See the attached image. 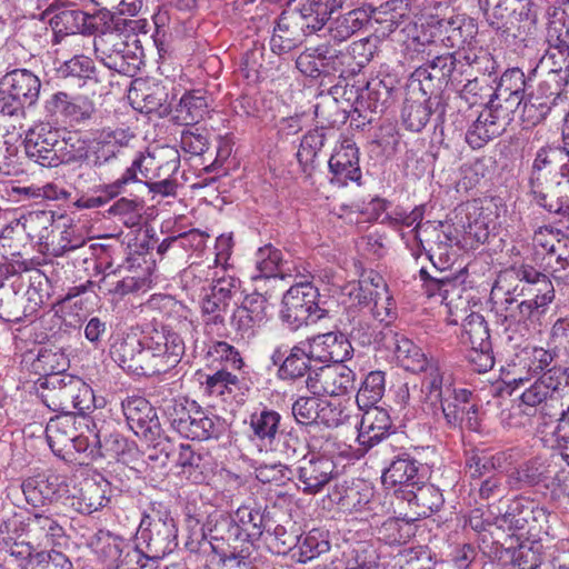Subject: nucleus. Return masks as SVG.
Listing matches in <instances>:
<instances>
[{
	"mask_svg": "<svg viewBox=\"0 0 569 569\" xmlns=\"http://www.w3.org/2000/svg\"><path fill=\"white\" fill-rule=\"evenodd\" d=\"M67 33H96L93 48L97 59L108 69L133 77L142 63V50L132 48L122 32L134 30L137 20L103 12L89 16L81 10H67L57 16Z\"/></svg>",
	"mask_w": 569,
	"mask_h": 569,
	"instance_id": "1",
	"label": "nucleus"
},
{
	"mask_svg": "<svg viewBox=\"0 0 569 569\" xmlns=\"http://www.w3.org/2000/svg\"><path fill=\"white\" fill-rule=\"evenodd\" d=\"M492 311L506 332L528 337L537 331L555 299L538 296H515L500 281L491 289Z\"/></svg>",
	"mask_w": 569,
	"mask_h": 569,
	"instance_id": "2",
	"label": "nucleus"
},
{
	"mask_svg": "<svg viewBox=\"0 0 569 569\" xmlns=\"http://www.w3.org/2000/svg\"><path fill=\"white\" fill-rule=\"evenodd\" d=\"M137 540L147 560L163 559L178 547V528L163 503L152 501L143 510Z\"/></svg>",
	"mask_w": 569,
	"mask_h": 569,
	"instance_id": "3",
	"label": "nucleus"
},
{
	"mask_svg": "<svg viewBox=\"0 0 569 569\" xmlns=\"http://www.w3.org/2000/svg\"><path fill=\"white\" fill-rule=\"evenodd\" d=\"M134 139L136 134L129 128L106 127L89 141H72L71 163L81 162L94 170L101 169L114 161Z\"/></svg>",
	"mask_w": 569,
	"mask_h": 569,
	"instance_id": "4",
	"label": "nucleus"
},
{
	"mask_svg": "<svg viewBox=\"0 0 569 569\" xmlns=\"http://www.w3.org/2000/svg\"><path fill=\"white\" fill-rule=\"evenodd\" d=\"M147 376H157L174 368L184 353V341L167 326H147L142 332Z\"/></svg>",
	"mask_w": 569,
	"mask_h": 569,
	"instance_id": "5",
	"label": "nucleus"
},
{
	"mask_svg": "<svg viewBox=\"0 0 569 569\" xmlns=\"http://www.w3.org/2000/svg\"><path fill=\"white\" fill-rule=\"evenodd\" d=\"M164 413L171 427L183 438L202 441L220 433V420L196 401L174 399L167 405Z\"/></svg>",
	"mask_w": 569,
	"mask_h": 569,
	"instance_id": "6",
	"label": "nucleus"
},
{
	"mask_svg": "<svg viewBox=\"0 0 569 569\" xmlns=\"http://www.w3.org/2000/svg\"><path fill=\"white\" fill-rule=\"evenodd\" d=\"M41 81L28 69H14L0 79V116L24 118L40 96Z\"/></svg>",
	"mask_w": 569,
	"mask_h": 569,
	"instance_id": "7",
	"label": "nucleus"
},
{
	"mask_svg": "<svg viewBox=\"0 0 569 569\" xmlns=\"http://www.w3.org/2000/svg\"><path fill=\"white\" fill-rule=\"evenodd\" d=\"M239 289L238 278L222 279L199 299L203 330L207 336L221 338L227 335L226 316Z\"/></svg>",
	"mask_w": 569,
	"mask_h": 569,
	"instance_id": "8",
	"label": "nucleus"
},
{
	"mask_svg": "<svg viewBox=\"0 0 569 569\" xmlns=\"http://www.w3.org/2000/svg\"><path fill=\"white\" fill-rule=\"evenodd\" d=\"M318 289L310 282L291 286L282 298L281 320L293 330L317 322L325 316V310L318 305Z\"/></svg>",
	"mask_w": 569,
	"mask_h": 569,
	"instance_id": "9",
	"label": "nucleus"
},
{
	"mask_svg": "<svg viewBox=\"0 0 569 569\" xmlns=\"http://www.w3.org/2000/svg\"><path fill=\"white\" fill-rule=\"evenodd\" d=\"M72 138L59 141L56 132L44 126H37L27 131L24 151L33 162L44 168H56L62 163L71 164Z\"/></svg>",
	"mask_w": 569,
	"mask_h": 569,
	"instance_id": "10",
	"label": "nucleus"
},
{
	"mask_svg": "<svg viewBox=\"0 0 569 569\" xmlns=\"http://www.w3.org/2000/svg\"><path fill=\"white\" fill-rule=\"evenodd\" d=\"M91 546L106 569H139L146 566L138 545L110 531L99 530Z\"/></svg>",
	"mask_w": 569,
	"mask_h": 569,
	"instance_id": "11",
	"label": "nucleus"
},
{
	"mask_svg": "<svg viewBox=\"0 0 569 569\" xmlns=\"http://www.w3.org/2000/svg\"><path fill=\"white\" fill-rule=\"evenodd\" d=\"M563 154L565 148H542L537 152L529 178V188L530 194L538 206L549 200L550 193L557 190L556 187L569 182L566 179H557V172L552 174L555 164Z\"/></svg>",
	"mask_w": 569,
	"mask_h": 569,
	"instance_id": "12",
	"label": "nucleus"
},
{
	"mask_svg": "<svg viewBox=\"0 0 569 569\" xmlns=\"http://www.w3.org/2000/svg\"><path fill=\"white\" fill-rule=\"evenodd\" d=\"M355 382L356 372L341 362L321 367L309 373L306 387L313 396L339 397L353 390Z\"/></svg>",
	"mask_w": 569,
	"mask_h": 569,
	"instance_id": "13",
	"label": "nucleus"
},
{
	"mask_svg": "<svg viewBox=\"0 0 569 569\" xmlns=\"http://www.w3.org/2000/svg\"><path fill=\"white\" fill-rule=\"evenodd\" d=\"M126 421L132 432L148 442H153L161 435V425L156 409L143 397H127L121 402Z\"/></svg>",
	"mask_w": 569,
	"mask_h": 569,
	"instance_id": "14",
	"label": "nucleus"
},
{
	"mask_svg": "<svg viewBox=\"0 0 569 569\" xmlns=\"http://www.w3.org/2000/svg\"><path fill=\"white\" fill-rule=\"evenodd\" d=\"M336 465L327 456L316 452L305 455L293 471L299 480V488L305 493H317L333 478Z\"/></svg>",
	"mask_w": 569,
	"mask_h": 569,
	"instance_id": "15",
	"label": "nucleus"
},
{
	"mask_svg": "<svg viewBox=\"0 0 569 569\" xmlns=\"http://www.w3.org/2000/svg\"><path fill=\"white\" fill-rule=\"evenodd\" d=\"M47 117L54 122H82L94 113L93 102L84 96H70L63 91L52 93L44 101Z\"/></svg>",
	"mask_w": 569,
	"mask_h": 569,
	"instance_id": "16",
	"label": "nucleus"
},
{
	"mask_svg": "<svg viewBox=\"0 0 569 569\" xmlns=\"http://www.w3.org/2000/svg\"><path fill=\"white\" fill-rule=\"evenodd\" d=\"M316 32L297 10L283 11L273 28L270 48L277 54L287 53Z\"/></svg>",
	"mask_w": 569,
	"mask_h": 569,
	"instance_id": "17",
	"label": "nucleus"
},
{
	"mask_svg": "<svg viewBox=\"0 0 569 569\" xmlns=\"http://www.w3.org/2000/svg\"><path fill=\"white\" fill-rule=\"evenodd\" d=\"M380 335L381 339L379 342L385 348L393 351L397 362L407 371L421 373L435 360L433 358H428L413 341L403 335L395 332L391 328H385Z\"/></svg>",
	"mask_w": 569,
	"mask_h": 569,
	"instance_id": "18",
	"label": "nucleus"
},
{
	"mask_svg": "<svg viewBox=\"0 0 569 569\" xmlns=\"http://www.w3.org/2000/svg\"><path fill=\"white\" fill-rule=\"evenodd\" d=\"M559 455L560 452L552 453L550 460L536 458L525 462L508 476L510 486L521 489L550 479L561 485L566 480V471H557L559 462L563 461L561 458H556Z\"/></svg>",
	"mask_w": 569,
	"mask_h": 569,
	"instance_id": "19",
	"label": "nucleus"
},
{
	"mask_svg": "<svg viewBox=\"0 0 569 569\" xmlns=\"http://www.w3.org/2000/svg\"><path fill=\"white\" fill-rule=\"evenodd\" d=\"M110 357L124 371L147 376V363L142 337L118 333L110 345Z\"/></svg>",
	"mask_w": 569,
	"mask_h": 569,
	"instance_id": "20",
	"label": "nucleus"
},
{
	"mask_svg": "<svg viewBox=\"0 0 569 569\" xmlns=\"http://www.w3.org/2000/svg\"><path fill=\"white\" fill-rule=\"evenodd\" d=\"M365 413L358 425L357 442L362 453L368 452L395 432V427L387 410L382 408L363 409Z\"/></svg>",
	"mask_w": 569,
	"mask_h": 569,
	"instance_id": "21",
	"label": "nucleus"
},
{
	"mask_svg": "<svg viewBox=\"0 0 569 569\" xmlns=\"http://www.w3.org/2000/svg\"><path fill=\"white\" fill-rule=\"evenodd\" d=\"M329 171L332 174L330 181L339 187L360 181L359 149L351 139H342L336 146L329 159Z\"/></svg>",
	"mask_w": 569,
	"mask_h": 569,
	"instance_id": "22",
	"label": "nucleus"
},
{
	"mask_svg": "<svg viewBox=\"0 0 569 569\" xmlns=\"http://www.w3.org/2000/svg\"><path fill=\"white\" fill-rule=\"evenodd\" d=\"M535 71L545 76L539 90H550L553 101L566 99L562 87L569 81V53L546 51Z\"/></svg>",
	"mask_w": 569,
	"mask_h": 569,
	"instance_id": "23",
	"label": "nucleus"
},
{
	"mask_svg": "<svg viewBox=\"0 0 569 569\" xmlns=\"http://www.w3.org/2000/svg\"><path fill=\"white\" fill-rule=\"evenodd\" d=\"M308 351L316 362L341 363L350 359L353 348L348 338L340 332H327L305 340Z\"/></svg>",
	"mask_w": 569,
	"mask_h": 569,
	"instance_id": "24",
	"label": "nucleus"
},
{
	"mask_svg": "<svg viewBox=\"0 0 569 569\" xmlns=\"http://www.w3.org/2000/svg\"><path fill=\"white\" fill-rule=\"evenodd\" d=\"M56 357L57 355L50 351L39 353L36 368L42 369L46 375L41 387L48 391L40 393L42 403L51 411L63 413L68 412V402L67 398H62L63 373L53 372L54 366L51 362Z\"/></svg>",
	"mask_w": 569,
	"mask_h": 569,
	"instance_id": "25",
	"label": "nucleus"
},
{
	"mask_svg": "<svg viewBox=\"0 0 569 569\" xmlns=\"http://www.w3.org/2000/svg\"><path fill=\"white\" fill-rule=\"evenodd\" d=\"M537 520L531 502L523 499L510 501L505 512L495 517L493 525L506 532L510 539L520 540L530 531V525Z\"/></svg>",
	"mask_w": 569,
	"mask_h": 569,
	"instance_id": "26",
	"label": "nucleus"
},
{
	"mask_svg": "<svg viewBox=\"0 0 569 569\" xmlns=\"http://www.w3.org/2000/svg\"><path fill=\"white\" fill-rule=\"evenodd\" d=\"M234 277L224 269H218L212 264L192 263L181 273L183 289L192 299H200L207 290H211L218 281Z\"/></svg>",
	"mask_w": 569,
	"mask_h": 569,
	"instance_id": "27",
	"label": "nucleus"
},
{
	"mask_svg": "<svg viewBox=\"0 0 569 569\" xmlns=\"http://www.w3.org/2000/svg\"><path fill=\"white\" fill-rule=\"evenodd\" d=\"M428 475V468L417 459L403 453L395 459L389 468L382 473L385 486H405L413 490L420 483L425 482Z\"/></svg>",
	"mask_w": 569,
	"mask_h": 569,
	"instance_id": "28",
	"label": "nucleus"
},
{
	"mask_svg": "<svg viewBox=\"0 0 569 569\" xmlns=\"http://www.w3.org/2000/svg\"><path fill=\"white\" fill-rule=\"evenodd\" d=\"M471 396L467 389L453 388L439 401L448 426L456 428L465 421L470 428L477 426V407L470 401Z\"/></svg>",
	"mask_w": 569,
	"mask_h": 569,
	"instance_id": "29",
	"label": "nucleus"
},
{
	"mask_svg": "<svg viewBox=\"0 0 569 569\" xmlns=\"http://www.w3.org/2000/svg\"><path fill=\"white\" fill-rule=\"evenodd\" d=\"M122 269L107 272L100 279L99 289L107 295L122 298L129 293L146 291L150 288V276L144 271H133L123 274Z\"/></svg>",
	"mask_w": 569,
	"mask_h": 569,
	"instance_id": "30",
	"label": "nucleus"
},
{
	"mask_svg": "<svg viewBox=\"0 0 569 569\" xmlns=\"http://www.w3.org/2000/svg\"><path fill=\"white\" fill-rule=\"evenodd\" d=\"M442 224L428 226L425 233L432 236V240L427 239L428 248L422 243L429 260L438 273H445L450 270L456 261V251L452 248V239L442 229Z\"/></svg>",
	"mask_w": 569,
	"mask_h": 569,
	"instance_id": "31",
	"label": "nucleus"
},
{
	"mask_svg": "<svg viewBox=\"0 0 569 569\" xmlns=\"http://www.w3.org/2000/svg\"><path fill=\"white\" fill-rule=\"evenodd\" d=\"M27 536L38 548H48L59 543L64 537V529L51 515L34 509L27 519Z\"/></svg>",
	"mask_w": 569,
	"mask_h": 569,
	"instance_id": "32",
	"label": "nucleus"
},
{
	"mask_svg": "<svg viewBox=\"0 0 569 569\" xmlns=\"http://www.w3.org/2000/svg\"><path fill=\"white\" fill-rule=\"evenodd\" d=\"M455 69V59L452 54L436 57L423 67L418 68L413 77L419 81L425 94L428 92L435 96V90H440L448 84L449 78Z\"/></svg>",
	"mask_w": 569,
	"mask_h": 569,
	"instance_id": "33",
	"label": "nucleus"
},
{
	"mask_svg": "<svg viewBox=\"0 0 569 569\" xmlns=\"http://www.w3.org/2000/svg\"><path fill=\"white\" fill-rule=\"evenodd\" d=\"M156 158L150 152H137L131 161V164L126 168L122 174L109 188L111 192H126L127 188L134 183H144L146 181L153 180L159 169Z\"/></svg>",
	"mask_w": 569,
	"mask_h": 569,
	"instance_id": "34",
	"label": "nucleus"
},
{
	"mask_svg": "<svg viewBox=\"0 0 569 569\" xmlns=\"http://www.w3.org/2000/svg\"><path fill=\"white\" fill-rule=\"evenodd\" d=\"M60 485V477L50 472L26 479L21 489L26 501L38 509L58 498Z\"/></svg>",
	"mask_w": 569,
	"mask_h": 569,
	"instance_id": "35",
	"label": "nucleus"
},
{
	"mask_svg": "<svg viewBox=\"0 0 569 569\" xmlns=\"http://www.w3.org/2000/svg\"><path fill=\"white\" fill-rule=\"evenodd\" d=\"M519 280L517 284L509 288L515 296H538L550 299L556 298V291L549 277L529 264H521L516 270Z\"/></svg>",
	"mask_w": 569,
	"mask_h": 569,
	"instance_id": "36",
	"label": "nucleus"
},
{
	"mask_svg": "<svg viewBox=\"0 0 569 569\" xmlns=\"http://www.w3.org/2000/svg\"><path fill=\"white\" fill-rule=\"evenodd\" d=\"M532 246L536 259L541 260V264L546 268L553 258L566 252L569 247V238L559 229L543 226L535 231Z\"/></svg>",
	"mask_w": 569,
	"mask_h": 569,
	"instance_id": "37",
	"label": "nucleus"
},
{
	"mask_svg": "<svg viewBox=\"0 0 569 569\" xmlns=\"http://www.w3.org/2000/svg\"><path fill=\"white\" fill-rule=\"evenodd\" d=\"M376 276L380 274L370 270L365 272L358 281L348 282L341 288L342 302L347 311L357 315L355 308H370L377 291Z\"/></svg>",
	"mask_w": 569,
	"mask_h": 569,
	"instance_id": "38",
	"label": "nucleus"
},
{
	"mask_svg": "<svg viewBox=\"0 0 569 569\" xmlns=\"http://www.w3.org/2000/svg\"><path fill=\"white\" fill-rule=\"evenodd\" d=\"M403 498L408 501L415 516L411 520L431 516L439 511L445 502L441 490L433 485L425 482L420 483L413 490L405 492Z\"/></svg>",
	"mask_w": 569,
	"mask_h": 569,
	"instance_id": "39",
	"label": "nucleus"
},
{
	"mask_svg": "<svg viewBox=\"0 0 569 569\" xmlns=\"http://www.w3.org/2000/svg\"><path fill=\"white\" fill-rule=\"evenodd\" d=\"M432 113L439 119L445 114L441 97L431 96L423 102L407 101L402 108V120L407 129L419 132L428 123Z\"/></svg>",
	"mask_w": 569,
	"mask_h": 569,
	"instance_id": "40",
	"label": "nucleus"
},
{
	"mask_svg": "<svg viewBox=\"0 0 569 569\" xmlns=\"http://www.w3.org/2000/svg\"><path fill=\"white\" fill-rule=\"evenodd\" d=\"M287 262L283 261L282 252L273 247L267 244L259 248L254 256V271L251 274V280L254 282L271 279L284 278L289 268L286 267Z\"/></svg>",
	"mask_w": 569,
	"mask_h": 569,
	"instance_id": "41",
	"label": "nucleus"
},
{
	"mask_svg": "<svg viewBox=\"0 0 569 569\" xmlns=\"http://www.w3.org/2000/svg\"><path fill=\"white\" fill-rule=\"evenodd\" d=\"M519 366L526 370V376L521 373L517 378H512L509 385L522 387L530 382L532 378L548 369L553 361V353L540 347H526L518 356Z\"/></svg>",
	"mask_w": 569,
	"mask_h": 569,
	"instance_id": "42",
	"label": "nucleus"
},
{
	"mask_svg": "<svg viewBox=\"0 0 569 569\" xmlns=\"http://www.w3.org/2000/svg\"><path fill=\"white\" fill-rule=\"evenodd\" d=\"M370 12L365 8H357L336 18L329 27V36L336 42H343L369 23Z\"/></svg>",
	"mask_w": 569,
	"mask_h": 569,
	"instance_id": "43",
	"label": "nucleus"
},
{
	"mask_svg": "<svg viewBox=\"0 0 569 569\" xmlns=\"http://www.w3.org/2000/svg\"><path fill=\"white\" fill-rule=\"evenodd\" d=\"M74 416L71 412L58 413L50 418L46 427V438L54 453H60L74 435Z\"/></svg>",
	"mask_w": 569,
	"mask_h": 569,
	"instance_id": "44",
	"label": "nucleus"
},
{
	"mask_svg": "<svg viewBox=\"0 0 569 569\" xmlns=\"http://www.w3.org/2000/svg\"><path fill=\"white\" fill-rule=\"evenodd\" d=\"M62 398H67L68 405L71 403L80 413L97 408V400L92 388L80 378L63 373Z\"/></svg>",
	"mask_w": 569,
	"mask_h": 569,
	"instance_id": "45",
	"label": "nucleus"
},
{
	"mask_svg": "<svg viewBox=\"0 0 569 569\" xmlns=\"http://www.w3.org/2000/svg\"><path fill=\"white\" fill-rule=\"evenodd\" d=\"M346 0H301L297 11L312 30L319 31L329 21L331 14L340 9Z\"/></svg>",
	"mask_w": 569,
	"mask_h": 569,
	"instance_id": "46",
	"label": "nucleus"
},
{
	"mask_svg": "<svg viewBox=\"0 0 569 569\" xmlns=\"http://www.w3.org/2000/svg\"><path fill=\"white\" fill-rule=\"evenodd\" d=\"M315 361L308 351L305 340L289 349L287 361L283 367L278 369V375L282 380H297L311 373V362Z\"/></svg>",
	"mask_w": 569,
	"mask_h": 569,
	"instance_id": "47",
	"label": "nucleus"
},
{
	"mask_svg": "<svg viewBox=\"0 0 569 569\" xmlns=\"http://www.w3.org/2000/svg\"><path fill=\"white\" fill-rule=\"evenodd\" d=\"M208 100L200 91L184 93L174 109V119L181 126H192L203 119Z\"/></svg>",
	"mask_w": 569,
	"mask_h": 569,
	"instance_id": "48",
	"label": "nucleus"
},
{
	"mask_svg": "<svg viewBox=\"0 0 569 569\" xmlns=\"http://www.w3.org/2000/svg\"><path fill=\"white\" fill-rule=\"evenodd\" d=\"M423 216V206H417L410 212H407L401 208H396L391 212H387L386 214H383V217L381 218V222L395 229L402 227H413V229L410 232L413 234V238L419 242V246H422V242L425 240L421 239L420 231L425 233L426 227L432 226L430 222L421 224Z\"/></svg>",
	"mask_w": 569,
	"mask_h": 569,
	"instance_id": "49",
	"label": "nucleus"
},
{
	"mask_svg": "<svg viewBox=\"0 0 569 569\" xmlns=\"http://www.w3.org/2000/svg\"><path fill=\"white\" fill-rule=\"evenodd\" d=\"M559 380L550 371L543 372L529 387L525 388L520 396L521 402L528 407L540 406L559 392Z\"/></svg>",
	"mask_w": 569,
	"mask_h": 569,
	"instance_id": "50",
	"label": "nucleus"
},
{
	"mask_svg": "<svg viewBox=\"0 0 569 569\" xmlns=\"http://www.w3.org/2000/svg\"><path fill=\"white\" fill-rule=\"evenodd\" d=\"M385 390V372L380 370L369 372L362 381L356 396L358 408L360 410L378 408L376 405L382 399Z\"/></svg>",
	"mask_w": 569,
	"mask_h": 569,
	"instance_id": "51",
	"label": "nucleus"
},
{
	"mask_svg": "<svg viewBox=\"0 0 569 569\" xmlns=\"http://www.w3.org/2000/svg\"><path fill=\"white\" fill-rule=\"evenodd\" d=\"M421 373H425L421 392L425 395V401L431 405L438 403L453 389L450 382L445 381L443 372L436 360Z\"/></svg>",
	"mask_w": 569,
	"mask_h": 569,
	"instance_id": "52",
	"label": "nucleus"
},
{
	"mask_svg": "<svg viewBox=\"0 0 569 569\" xmlns=\"http://www.w3.org/2000/svg\"><path fill=\"white\" fill-rule=\"evenodd\" d=\"M234 517L240 523V530L246 541L258 540L264 530H271L260 509L241 506L236 510Z\"/></svg>",
	"mask_w": 569,
	"mask_h": 569,
	"instance_id": "53",
	"label": "nucleus"
},
{
	"mask_svg": "<svg viewBox=\"0 0 569 569\" xmlns=\"http://www.w3.org/2000/svg\"><path fill=\"white\" fill-rule=\"evenodd\" d=\"M520 106L521 103L516 102L515 98H496V94L492 93L482 112L488 116L491 123L502 133L512 121V116Z\"/></svg>",
	"mask_w": 569,
	"mask_h": 569,
	"instance_id": "54",
	"label": "nucleus"
},
{
	"mask_svg": "<svg viewBox=\"0 0 569 569\" xmlns=\"http://www.w3.org/2000/svg\"><path fill=\"white\" fill-rule=\"evenodd\" d=\"M281 416L273 410L263 409L250 416V429L258 440L264 446L271 445L274 440Z\"/></svg>",
	"mask_w": 569,
	"mask_h": 569,
	"instance_id": "55",
	"label": "nucleus"
},
{
	"mask_svg": "<svg viewBox=\"0 0 569 569\" xmlns=\"http://www.w3.org/2000/svg\"><path fill=\"white\" fill-rule=\"evenodd\" d=\"M108 502L106 488L100 483L89 481L84 483L80 495L74 498L72 506L80 513L90 515L103 508Z\"/></svg>",
	"mask_w": 569,
	"mask_h": 569,
	"instance_id": "56",
	"label": "nucleus"
},
{
	"mask_svg": "<svg viewBox=\"0 0 569 569\" xmlns=\"http://www.w3.org/2000/svg\"><path fill=\"white\" fill-rule=\"evenodd\" d=\"M415 536L412 520L389 518L378 528V538L387 545H403Z\"/></svg>",
	"mask_w": 569,
	"mask_h": 569,
	"instance_id": "57",
	"label": "nucleus"
},
{
	"mask_svg": "<svg viewBox=\"0 0 569 569\" xmlns=\"http://www.w3.org/2000/svg\"><path fill=\"white\" fill-rule=\"evenodd\" d=\"M460 339L466 347L491 345L488 323L483 316L470 313L463 321Z\"/></svg>",
	"mask_w": 569,
	"mask_h": 569,
	"instance_id": "58",
	"label": "nucleus"
},
{
	"mask_svg": "<svg viewBox=\"0 0 569 569\" xmlns=\"http://www.w3.org/2000/svg\"><path fill=\"white\" fill-rule=\"evenodd\" d=\"M538 96H531L527 101L523 102L522 106L521 116L531 124H536L543 120L551 111L552 107H557L560 102L563 101H553V94L550 96V90L547 88L543 90L538 89Z\"/></svg>",
	"mask_w": 569,
	"mask_h": 569,
	"instance_id": "59",
	"label": "nucleus"
},
{
	"mask_svg": "<svg viewBox=\"0 0 569 569\" xmlns=\"http://www.w3.org/2000/svg\"><path fill=\"white\" fill-rule=\"evenodd\" d=\"M375 299L369 308L371 316L380 322L389 323L396 316V303L388 291L387 283L381 276H376Z\"/></svg>",
	"mask_w": 569,
	"mask_h": 569,
	"instance_id": "60",
	"label": "nucleus"
},
{
	"mask_svg": "<svg viewBox=\"0 0 569 569\" xmlns=\"http://www.w3.org/2000/svg\"><path fill=\"white\" fill-rule=\"evenodd\" d=\"M526 89L525 73L519 68L506 70L495 90L496 98H515L516 102H523Z\"/></svg>",
	"mask_w": 569,
	"mask_h": 569,
	"instance_id": "61",
	"label": "nucleus"
},
{
	"mask_svg": "<svg viewBox=\"0 0 569 569\" xmlns=\"http://www.w3.org/2000/svg\"><path fill=\"white\" fill-rule=\"evenodd\" d=\"M319 50L323 52L322 61L325 74H339L341 78H346L355 73L353 68H348L352 60V56L349 50H336L331 49L327 44L319 46Z\"/></svg>",
	"mask_w": 569,
	"mask_h": 569,
	"instance_id": "62",
	"label": "nucleus"
},
{
	"mask_svg": "<svg viewBox=\"0 0 569 569\" xmlns=\"http://www.w3.org/2000/svg\"><path fill=\"white\" fill-rule=\"evenodd\" d=\"M446 32V42L450 48H463L470 44L475 34V26L470 20L456 17L441 24Z\"/></svg>",
	"mask_w": 569,
	"mask_h": 569,
	"instance_id": "63",
	"label": "nucleus"
},
{
	"mask_svg": "<svg viewBox=\"0 0 569 569\" xmlns=\"http://www.w3.org/2000/svg\"><path fill=\"white\" fill-rule=\"evenodd\" d=\"M22 232L30 240H42L48 236V229L53 222L52 211L37 210L23 214L20 219Z\"/></svg>",
	"mask_w": 569,
	"mask_h": 569,
	"instance_id": "64",
	"label": "nucleus"
}]
</instances>
